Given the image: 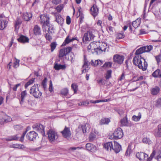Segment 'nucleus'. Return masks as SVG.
<instances>
[{
  "instance_id": "1",
  "label": "nucleus",
  "mask_w": 161,
  "mask_h": 161,
  "mask_svg": "<svg viewBox=\"0 0 161 161\" xmlns=\"http://www.w3.org/2000/svg\"><path fill=\"white\" fill-rule=\"evenodd\" d=\"M40 21L42 24V27L43 31L45 32L47 31V28L51 27L49 23V15L46 14L41 15L40 16Z\"/></svg>"
},
{
  "instance_id": "2",
  "label": "nucleus",
  "mask_w": 161,
  "mask_h": 161,
  "mask_svg": "<svg viewBox=\"0 0 161 161\" xmlns=\"http://www.w3.org/2000/svg\"><path fill=\"white\" fill-rule=\"evenodd\" d=\"M30 93L35 98H40L42 93L39 89L38 84H35L31 87L30 91Z\"/></svg>"
},
{
  "instance_id": "3",
  "label": "nucleus",
  "mask_w": 161,
  "mask_h": 161,
  "mask_svg": "<svg viewBox=\"0 0 161 161\" xmlns=\"http://www.w3.org/2000/svg\"><path fill=\"white\" fill-rule=\"evenodd\" d=\"M135 54V56L134 57L133 60L134 64L136 65L137 66L139 69L142 68L145 69V66L143 67L144 68H143L142 65H141V63H142V59H144L141 57V54L136 53V51Z\"/></svg>"
},
{
  "instance_id": "4",
  "label": "nucleus",
  "mask_w": 161,
  "mask_h": 161,
  "mask_svg": "<svg viewBox=\"0 0 161 161\" xmlns=\"http://www.w3.org/2000/svg\"><path fill=\"white\" fill-rule=\"evenodd\" d=\"M48 137L51 142H54L58 138V134L57 132L52 130H49L47 133Z\"/></svg>"
},
{
  "instance_id": "5",
  "label": "nucleus",
  "mask_w": 161,
  "mask_h": 161,
  "mask_svg": "<svg viewBox=\"0 0 161 161\" xmlns=\"http://www.w3.org/2000/svg\"><path fill=\"white\" fill-rule=\"evenodd\" d=\"M136 157L141 161H150V158L151 157V155L148 158V155L144 153H136Z\"/></svg>"
},
{
  "instance_id": "6",
  "label": "nucleus",
  "mask_w": 161,
  "mask_h": 161,
  "mask_svg": "<svg viewBox=\"0 0 161 161\" xmlns=\"http://www.w3.org/2000/svg\"><path fill=\"white\" fill-rule=\"evenodd\" d=\"M124 59V56L122 55L116 54L114 55L113 60L114 62L119 64H122Z\"/></svg>"
},
{
  "instance_id": "7",
  "label": "nucleus",
  "mask_w": 161,
  "mask_h": 161,
  "mask_svg": "<svg viewBox=\"0 0 161 161\" xmlns=\"http://www.w3.org/2000/svg\"><path fill=\"white\" fill-rule=\"evenodd\" d=\"M95 37V36L93 32L91 31H89L84 34L83 38V40L86 42L90 41L93 39Z\"/></svg>"
},
{
  "instance_id": "8",
  "label": "nucleus",
  "mask_w": 161,
  "mask_h": 161,
  "mask_svg": "<svg viewBox=\"0 0 161 161\" xmlns=\"http://www.w3.org/2000/svg\"><path fill=\"white\" fill-rule=\"evenodd\" d=\"M33 129L41 133L43 136L45 135L44 127L42 125L40 124H36L32 126Z\"/></svg>"
},
{
  "instance_id": "9",
  "label": "nucleus",
  "mask_w": 161,
  "mask_h": 161,
  "mask_svg": "<svg viewBox=\"0 0 161 161\" xmlns=\"http://www.w3.org/2000/svg\"><path fill=\"white\" fill-rule=\"evenodd\" d=\"M114 137L116 139L121 138L123 136V133L122 129L120 128L116 129L114 133Z\"/></svg>"
},
{
  "instance_id": "10",
  "label": "nucleus",
  "mask_w": 161,
  "mask_h": 161,
  "mask_svg": "<svg viewBox=\"0 0 161 161\" xmlns=\"http://www.w3.org/2000/svg\"><path fill=\"white\" fill-rule=\"evenodd\" d=\"M151 50V45L144 46L140 47L136 51V53L142 54L145 52H148Z\"/></svg>"
},
{
  "instance_id": "11",
  "label": "nucleus",
  "mask_w": 161,
  "mask_h": 161,
  "mask_svg": "<svg viewBox=\"0 0 161 161\" xmlns=\"http://www.w3.org/2000/svg\"><path fill=\"white\" fill-rule=\"evenodd\" d=\"M72 50L71 47H68L61 49L59 51L58 56L60 58H62L67 53H70Z\"/></svg>"
},
{
  "instance_id": "12",
  "label": "nucleus",
  "mask_w": 161,
  "mask_h": 161,
  "mask_svg": "<svg viewBox=\"0 0 161 161\" xmlns=\"http://www.w3.org/2000/svg\"><path fill=\"white\" fill-rule=\"evenodd\" d=\"M61 133L64 137L67 139L70 138L71 135L69 128L66 127H65L64 130L61 132Z\"/></svg>"
},
{
  "instance_id": "13",
  "label": "nucleus",
  "mask_w": 161,
  "mask_h": 161,
  "mask_svg": "<svg viewBox=\"0 0 161 161\" xmlns=\"http://www.w3.org/2000/svg\"><path fill=\"white\" fill-rule=\"evenodd\" d=\"M51 14L55 16L56 21L58 24L62 25L63 23L64 19L59 13L54 12H52Z\"/></svg>"
},
{
  "instance_id": "14",
  "label": "nucleus",
  "mask_w": 161,
  "mask_h": 161,
  "mask_svg": "<svg viewBox=\"0 0 161 161\" xmlns=\"http://www.w3.org/2000/svg\"><path fill=\"white\" fill-rule=\"evenodd\" d=\"M53 28V27L52 26L47 28V32H46L45 37L47 40L50 41L52 39L51 35L52 34Z\"/></svg>"
},
{
  "instance_id": "15",
  "label": "nucleus",
  "mask_w": 161,
  "mask_h": 161,
  "mask_svg": "<svg viewBox=\"0 0 161 161\" xmlns=\"http://www.w3.org/2000/svg\"><path fill=\"white\" fill-rule=\"evenodd\" d=\"M37 134L34 131H30L27 135V138L30 141H33L37 136Z\"/></svg>"
},
{
  "instance_id": "16",
  "label": "nucleus",
  "mask_w": 161,
  "mask_h": 161,
  "mask_svg": "<svg viewBox=\"0 0 161 161\" xmlns=\"http://www.w3.org/2000/svg\"><path fill=\"white\" fill-rule=\"evenodd\" d=\"M86 150L92 152H94L97 150V147L95 146L91 143H87L86 145Z\"/></svg>"
},
{
  "instance_id": "17",
  "label": "nucleus",
  "mask_w": 161,
  "mask_h": 161,
  "mask_svg": "<svg viewBox=\"0 0 161 161\" xmlns=\"http://www.w3.org/2000/svg\"><path fill=\"white\" fill-rule=\"evenodd\" d=\"M28 95L26 90L21 92L20 93V99H19V103L21 105L23 104L25 98Z\"/></svg>"
},
{
  "instance_id": "18",
  "label": "nucleus",
  "mask_w": 161,
  "mask_h": 161,
  "mask_svg": "<svg viewBox=\"0 0 161 161\" xmlns=\"http://www.w3.org/2000/svg\"><path fill=\"white\" fill-rule=\"evenodd\" d=\"M8 22L0 16V30H3L7 26Z\"/></svg>"
},
{
  "instance_id": "19",
  "label": "nucleus",
  "mask_w": 161,
  "mask_h": 161,
  "mask_svg": "<svg viewBox=\"0 0 161 161\" xmlns=\"http://www.w3.org/2000/svg\"><path fill=\"white\" fill-rule=\"evenodd\" d=\"M92 14L95 17L97 16L98 13V9L96 5H93L91 9Z\"/></svg>"
},
{
  "instance_id": "20",
  "label": "nucleus",
  "mask_w": 161,
  "mask_h": 161,
  "mask_svg": "<svg viewBox=\"0 0 161 161\" xmlns=\"http://www.w3.org/2000/svg\"><path fill=\"white\" fill-rule=\"evenodd\" d=\"M114 143L108 142L105 143L104 144V147L108 151H111L113 149Z\"/></svg>"
},
{
  "instance_id": "21",
  "label": "nucleus",
  "mask_w": 161,
  "mask_h": 161,
  "mask_svg": "<svg viewBox=\"0 0 161 161\" xmlns=\"http://www.w3.org/2000/svg\"><path fill=\"white\" fill-rule=\"evenodd\" d=\"M88 61L84 57V64L83 65V69L82 71V72L83 73H85L86 72L88 69Z\"/></svg>"
},
{
  "instance_id": "22",
  "label": "nucleus",
  "mask_w": 161,
  "mask_h": 161,
  "mask_svg": "<svg viewBox=\"0 0 161 161\" xmlns=\"http://www.w3.org/2000/svg\"><path fill=\"white\" fill-rule=\"evenodd\" d=\"M141 19L138 18L135 20L133 21L132 23V26L135 29L137 28L140 25L141 22Z\"/></svg>"
},
{
  "instance_id": "23",
  "label": "nucleus",
  "mask_w": 161,
  "mask_h": 161,
  "mask_svg": "<svg viewBox=\"0 0 161 161\" xmlns=\"http://www.w3.org/2000/svg\"><path fill=\"white\" fill-rule=\"evenodd\" d=\"M120 125L122 126H129L128 121L127 120V115H126L125 117L123 118L120 120Z\"/></svg>"
},
{
  "instance_id": "24",
  "label": "nucleus",
  "mask_w": 161,
  "mask_h": 161,
  "mask_svg": "<svg viewBox=\"0 0 161 161\" xmlns=\"http://www.w3.org/2000/svg\"><path fill=\"white\" fill-rule=\"evenodd\" d=\"M97 44L95 42H92L88 46V48L91 50H94L97 52H98L97 47Z\"/></svg>"
},
{
  "instance_id": "25",
  "label": "nucleus",
  "mask_w": 161,
  "mask_h": 161,
  "mask_svg": "<svg viewBox=\"0 0 161 161\" xmlns=\"http://www.w3.org/2000/svg\"><path fill=\"white\" fill-rule=\"evenodd\" d=\"M114 148L113 150L116 153H119L121 150V146L117 142H114Z\"/></svg>"
},
{
  "instance_id": "26",
  "label": "nucleus",
  "mask_w": 161,
  "mask_h": 161,
  "mask_svg": "<svg viewBox=\"0 0 161 161\" xmlns=\"http://www.w3.org/2000/svg\"><path fill=\"white\" fill-rule=\"evenodd\" d=\"M154 135L156 137H161V125H158L157 128L155 129Z\"/></svg>"
},
{
  "instance_id": "27",
  "label": "nucleus",
  "mask_w": 161,
  "mask_h": 161,
  "mask_svg": "<svg viewBox=\"0 0 161 161\" xmlns=\"http://www.w3.org/2000/svg\"><path fill=\"white\" fill-rule=\"evenodd\" d=\"M18 41L21 42L25 43L28 42L29 39L28 38L23 35H21L19 38L18 39Z\"/></svg>"
},
{
  "instance_id": "28",
  "label": "nucleus",
  "mask_w": 161,
  "mask_h": 161,
  "mask_svg": "<svg viewBox=\"0 0 161 161\" xmlns=\"http://www.w3.org/2000/svg\"><path fill=\"white\" fill-rule=\"evenodd\" d=\"M90 128V125L88 124H86L81 126L82 131L84 133H86L87 132H88Z\"/></svg>"
},
{
  "instance_id": "29",
  "label": "nucleus",
  "mask_w": 161,
  "mask_h": 161,
  "mask_svg": "<svg viewBox=\"0 0 161 161\" xmlns=\"http://www.w3.org/2000/svg\"><path fill=\"white\" fill-rule=\"evenodd\" d=\"M107 46L105 43H102L101 45L99 46L98 47H97L98 52L100 53L105 51L106 49Z\"/></svg>"
},
{
  "instance_id": "30",
  "label": "nucleus",
  "mask_w": 161,
  "mask_h": 161,
  "mask_svg": "<svg viewBox=\"0 0 161 161\" xmlns=\"http://www.w3.org/2000/svg\"><path fill=\"white\" fill-rule=\"evenodd\" d=\"M9 147L10 148L20 149H23L25 148V146L24 145L22 144H11L10 145Z\"/></svg>"
},
{
  "instance_id": "31",
  "label": "nucleus",
  "mask_w": 161,
  "mask_h": 161,
  "mask_svg": "<svg viewBox=\"0 0 161 161\" xmlns=\"http://www.w3.org/2000/svg\"><path fill=\"white\" fill-rule=\"evenodd\" d=\"M32 14L31 13H25L23 15V19L26 21H29L32 18Z\"/></svg>"
},
{
  "instance_id": "32",
  "label": "nucleus",
  "mask_w": 161,
  "mask_h": 161,
  "mask_svg": "<svg viewBox=\"0 0 161 161\" xmlns=\"http://www.w3.org/2000/svg\"><path fill=\"white\" fill-rule=\"evenodd\" d=\"M66 67V66L65 65H61L58 64H55L54 66V68L57 70L64 69H65Z\"/></svg>"
},
{
  "instance_id": "33",
  "label": "nucleus",
  "mask_w": 161,
  "mask_h": 161,
  "mask_svg": "<svg viewBox=\"0 0 161 161\" xmlns=\"http://www.w3.org/2000/svg\"><path fill=\"white\" fill-rule=\"evenodd\" d=\"M34 33L36 35H40L41 34V30L40 28L37 25H36L34 27Z\"/></svg>"
},
{
  "instance_id": "34",
  "label": "nucleus",
  "mask_w": 161,
  "mask_h": 161,
  "mask_svg": "<svg viewBox=\"0 0 161 161\" xmlns=\"http://www.w3.org/2000/svg\"><path fill=\"white\" fill-rule=\"evenodd\" d=\"M159 88L158 86H155L152 89V94L156 95L159 93Z\"/></svg>"
},
{
  "instance_id": "35",
  "label": "nucleus",
  "mask_w": 161,
  "mask_h": 161,
  "mask_svg": "<svg viewBox=\"0 0 161 161\" xmlns=\"http://www.w3.org/2000/svg\"><path fill=\"white\" fill-rule=\"evenodd\" d=\"M95 62H97V63H94V61L93 60H91V63L92 65L93 66H101V65L103 63V61L100 60H95Z\"/></svg>"
},
{
  "instance_id": "36",
  "label": "nucleus",
  "mask_w": 161,
  "mask_h": 161,
  "mask_svg": "<svg viewBox=\"0 0 161 161\" xmlns=\"http://www.w3.org/2000/svg\"><path fill=\"white\" fill-rule=\"evenodd\" d=\"M142 118V114L141 113L139 112L138 115L136 116L134 115L132 117V119L135 122L139 121Z\"/></svg>"
},
{
  "instance_id": "37",
  "label": "nucleus",
  "mask_w": 161,
  "mask_h": 161,
  "mask_svg": "<svg viewBox=\"0 0 161 161\" xmlns=\"http://www.w3.org/2000/svg\"><path fill=\"white\" fill-rule=\"evenodd\" d=\"M152 75L155 78H161V72L159 69H157L152 74Z\"/></svg>"
},
{
  "instance_id": "38",
  "label": "nucleus",
  "mask_w": 161,
  "mask_h": 161,
  "mask_svg": "<svg viewBox=\"0 0 161 161\" xmlns=\"http://www.w3.org/2000/svg\"><path fill=\"white\" fill-rule=\"evenodd\" d=\"M19 138V137L17 135L11 136L8 137L6 138L5 140L8 141H11L13 140H18Z\"/></svg>"
},
{
  "instance_id": "39",
  "label": "nucleus",
  "mask_w": 161,
  "mask_h": 161,
  "mask_svg": "<svg viewBox=\"0 0 161 161\" xmlns=\"http://www.w3.org/2000/svg\"><path fill=\"white\" fill-rule=\"evenodd\" d=\"M110 121V120L108 118H103L100 120V124L101 125L108 124Z\"/></svg>"
},
{
  "instance_id": "40",
  "label": "nucleus",
  "mask_w": 161,
  "mask_h": 161,
  "mask_svg": "<svg viewBox=\"0 0 161 161\" xmlns=\"http://www.w3.org/2000/svg\"><path fill=\"white\" fill-rule=\"evenodd\" d=\"M3 117L5 119L4 121L6 123L10 122L12 120V118L5 114H3Z\"/></svg>"
},
{
  "instance_id": "41",
  "label": "nucleus",
  "mask_w": 161,
  "mask_h": 161,
  "mask_svg": "<svg viewBox=\"0 0 161 161\" xmlns=\"http://www.w3.org/2000/svg\"><path fill=\"white\" fill-rule=\"evenodd\" d=\"M142 63H141V65H142V67L144 68L143 67L145 66V69H142L143 71H145L147 69V62H146L145 60L144 59H142Z\"/></svg>"
},
{
  "instance_id": "42",
  "label": "nucleus",
  "mask_w": 161,
  "mask_h": 161,
  "mask_svg": "<svg viewBox=\"0 0 161 161\" xmlns=\"http://www.w3.org/2000/svg\"><path fill=\"white\" fill-rule=\"evenodd\" d=\"M69 92V90L67 88H64L61 91V94L64 96H66Z\"/></svg>"
},
{
  "instance_id": "43",
  "label": "nucleus",
  "mask_w": 161,
  "mask_h": 161,
  "mask_svg": "<svg viewBox=\"0 0 161 161\" xmlns=\"http://www.w3.org/2000/svg\"><path fill=\"white\" fill-rule=\"evenodd\" d=\"M71 40L69 38V36H68L65 39L63 43L62 44V46H65L66 44L69 43V42H71Z\"/></svg>"
},
{
  "instance_id": "44",
  "label": "nucleus",
  "mask_w": 161,
  "mask_h": 161,
  "mask_svg": "<svg viewBox=\"0 0 161 161\" xmlns=\"http://www.w3.org/2000/svg\"><path fill=\"white\" fill-rule=\"evenodd\" d=\"M112 65V63L111 62H106L104 64L102 67L104 68H110Z\"/></svg>"
},
{
  "instance_id": "45",
  "label": "nucleus",
  "mask_w": 161,
  "mask_h": 161,
  "mask_svg": "<svg viewBox=\"0 0 161 161\" xmlns=\"http://www.w3.org/2000/svg\"><path fill=\"white\" fill-rule=\"evenodd\" d=\"M78 86L76 84H72L71 85V87L74 91V93H76L78 90Z\"/></svg>"
},
{
  "instance_id": "46",
  "label": "nucleus",
  "mask_w": 161,
  "mask_h": 161,
  "mask_svg": "<svg viewBox=\"0 0 161 161\" xmlns=\"http://www.w3.org/2000/svg\"><path fill=\"white\" fill-rule=\"evenodd\" d=\"M64 8L63 4H61L58 6L55 9L57 10V12H60Z\"/></svg>"
},
{
  "instance_id": "47",
  "label": "nucleus",
  "mask_w": 161,
  "mask_h": 161,
  "mask_svg": "<svg viewBox=\"0 0 161 161\" xmlns=\"http://www.w3.org/2000/svg\"><path fill=\"white\" fill-rule=\"evenodd\" d=\"M57 44L56 42H52L50 44L51 50L52 52H53L57 46Z\"/></svg>"
},
{
  "instance_id": "48",
  "label": "nucleus",
  "mask_w": 161,
  "mask_h": 161,
  "mask_svg": "<svg viewBox=\"0 0 161 161\" xmlns=\"http://www.w3.org/2000/svg\"><path fill=\"white\" fill-rule=\"evenodd\" d=\"M131 152V147L130 145H129L126 151L125 155L126 156H130Z\"/></svg>"
},
{
  "instance_id": "49",
  "label": "nucleus",
  "mask_w": 161,
  "mask_h": 161,
  "mask_svg": "<svg viewBox=\"0 0 161 161\" xmlns=\"http://www.w3.org/2000/svg\"><path fill=\"white\" fill-rule=\"evenodd\" d=\"M125 35L123 32L121 33H118L117 35V38L118 39H122L124 37Z\"/></svg>"
},
{
  "instance_id": "50",
  "label": "nucleus",
  "mask_w": 161,
  "mask_h": 161,
  "mask_svg": "<svg viewBox=\"0 0 161 161\" xmlns=\"http://www.w3.org/2000/svg\"><path fill=\"white\" fill-rule=\"evenodd\" d=\"M112 71L111 70H108L107 71L105 78L106 79H108L111 77Z\"/></svg>"
},
{
  "instance_id": "51",
  "label": "nucleus",
  "mask_w": 161,
  "mask_h": 161,
  "mask_svg": "<svg viewBox=\"0 0 161 161\" xmlns=\"http://www.w3.org/2000/svg\"><path fill=\"white\" fill-rule=\"evenodd\" d=\"M47 81V78H45L42 82V86L43 87L44 89H46L47 87L46 83Z\"/></svg>"
},
{
  "instance_id": "52",
  "label": "nucleus",
  "mask_w": 161,
  "mask_h": 161,
  "mask_svg": "<svg viewBox=\"0 0 161 161\" xmlns=\"http://www.w3.org/2000/svg\"><path fill=\"white\" fill-rule=\"evenodd\" d=\"M4 119L3 117V114L0 116V124L3 125L6 123L4 120Z\"/></svg>"
},
{
  "instance_id": "53",
  "label": "nucleus",
  "mask_w": 161,
  "mask_h": 161,
  "mask_svg": "<svg viewBox=\"0 0 161 161\" xmlns=\"http://www.w3.org/2000/svg\"><path fill=\"white\" fill-rule=\"evenodd\" d=\"M15 59H16V60L15 61L14 63V67L15 68H16L19 66V60L16 59V58Z\"/></svg>"
},
{
  "instance_id": "54",
  "label": "nucleus",
  "mask_w": 161,
  "mask_h": 161,
  "mask_svg": "<svg viewBox=\"0 0 161 161\" xmlns=\"http://www.w3.org/2000/svg\"><path fill=\"white\" fill-rule=\"evenodd\" d=\"M142 141L144 143L150 144L151 143V142L149 138H144L143 139Z\"/></svg>"
},
{
  "instance_id": "55",
  "label": "nucleus",
  "mask_w": 161,
  "mask_h": 161,
  "mask_svg": "<svg viewBox=\"0 0 161 161\" xmlns=\"http://www.w3.org/2000/svg\"><path fill=\"white\" fill-rule=\"evenodd\" d=\"M14 129L16 130H19L22 128V126L20 125H16L14 126Z\"/></svg>"
},
{
  "instance_id": "56",
  "label": "nucleus",
  "mask_w": 161,
  "mask_h": 161,
  "mask_svg": "<svg viewBox=\"0 0 161 161\" xmlns=\"http://www.w3.org/2000/svg\"><path fill=\"white\" fill-rule=\"evenodd\" d=\"M49 91L51 92L53 91V84L52 83V82L51 80L50 81V84H49Z\"/></svg>"
},
{
  "instance_id": "57",
  "label": "nucleus",
  "mask_w": 161,
  "mask_h": 161,
  "mask_svg": "<svg viewBox=\"0 0 161 161\" xmlns=\"http://www.w3.org/2000/svg\"><path fill=\"white\" fill-rule=\"evenodd\" d=\"M61 1V0H53L52 2L53 4L57 5L60 3Z\"/></svg>"
},
{
  "instance_id": "58",
  "label": "nucleus",
  "mask_w": 161,
  "mask_h": 161,
  "mask_svg": "<svg viewBox=\"0 0 161 161\" xmlns=\"http://www.w3.org/2000/svg\"><path fill=\"white\" fill-rule=\"evenodd\" d=\"M26 132H27V131L24 132L23 133V134H22V136H21V138H20V139H19V140L21 141V142H23L24 140V137L25 135V134H26Z\"/></svg>"
},
{
  "instance_id": "59",
  "label": "nucleus",
  "mask_w": 161,
  "mask_h": 161,
  "mask_svg": "<svg viewBox=\"0 0 161 161\" xmlns=\"http://www.w3.org/2000/svg\"><path fill=\"white\" fill-rule=\"evenodd\" d=\"M155 58L158 63L160 61L161 56L160 55H158V56H155Z\"/></svg>"
},
{
  "instance_id": "60",
  "label": "nucleus",
  "mask_w": 161,
  "mask_h": 161,
  "mask_svg": "<svg viewBox=\"0 0 161 161\" xmlns=\"http://www.w3.org/2000/svg\"><path fill=\"white\" fill-rule=\"evenodd\" d=\"M21 22L19 20H17L16 21L15 24V28H16L17 27L18 28H19V25L20 24Z\"/></svg>"
},
{
  "instance_id": "61",
  "label": "nucleus",
  "mask_w": 161,
  "mask_h": 161,
  "mask_svg": "<svg viewBox=\"0 0 161 161\" xmlns=\"http://www.w3.org/2000/svg\"><path fill=\"white\" fill-rule=\"evenodd\" d=\"M71 23V19L70 17L69 16H67L66 18V23L69 25Z\"/></svg>"
},
{
  "instance_id": "62",
  "label": "nucleus",
  "mask_w": 161,
  "mask_h": 161,
  "mask_svg": "<svg viewBox=\"0 0 161 161\" xmlns=\"http://www.w3.org/2000/svg\"><path fill=\"white\" fill-rule=\"evenodd\" d=\"M82 106H86L89 104V102L88 101H83L82 102Z\"/></svg>"
},
{
  "instance_id": "63",
  "label": "nucleus",
  "mask_w": 161,
  "mask_h": 161,
  "mask_svg": "<svg viewBox=\"0 0 161 161\" xmlns=\"http://www.w3.org/2000/svg\"><path fill=\"white\" fill-rule=\"evenodd\" d=\"M156 159L158 161H160V160H161V151L160 152L159 154L156 157Z\"/></svg>"
},
{
  "instance_id": "64",
  "label": "nucleus",
  "mask_w": 161,
  "mask_h": 161,
  "mask_svg": "<svg viewBox=\"0 0 161 161\" xmlns=\"http://www.w3.org/2000/svg\"><path fill=\"white\" fill-rule=\"evenodd\" d=\"M157 103L158 106L161 107V98H159L158 99L157 101Z\"/></svg>"
}]
</instances>
